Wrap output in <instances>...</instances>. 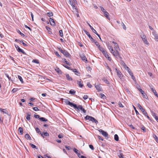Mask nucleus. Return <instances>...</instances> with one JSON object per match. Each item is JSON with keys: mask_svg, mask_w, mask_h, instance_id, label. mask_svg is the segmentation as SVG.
<instances>
[{"mask_svg": "<svg viewBox=\"0 0 158 158\" xmlns=\"http://www.w3.org/2000/svg\"><path fill=\"white\" fill-rule=\"evenodd\" d=\"M118 49L116 50V52H115L117 54V55H118V57L120 59H122V58L121 57L120 54L119 53L118 51Z\"/></svg>", "mask_w": 158, "mask_h": 158, "instance_id": "27", "label": "nucleus"}, {"mask_svg": "<svg viewBox=\"0 0 158 158\" xmlns=\"http://www.w3.org/2000/svg\"><path fill=\"white\" fill-rule=\"evenodd\" d=\"M98 48L99 50L102 52L103 55H106V51L104 49L103 47L100 46Z\"/></svg>", "mask_w": 158, "mask_h": 158, "instance_id": "10", "label": "nucleus"}, {"mask_svg": "<svg viewBox=\"0 0 158 158\" xmlns=\"http://www.w3.org/2000/svg\"><path fill=\"white\" fill-rule=\"evenodd\" d=\"M84 31L85 33L87 35H88L89 38L91 36L89 34V33L88 32H87L86 30H84Z\"/></svg>", "mask_w": 158, "mask_h": 158, "instance_id": "44", "label": "nucleus"}, {"mask_svg": "<svg viewBox=\"0 0 158 158\" xmlns=\"http://www.w3.org/2000/svg\"><path fill=\"white\" fill-rule=\"evenodd\" d=\"M87 23L88 24V25L90 27L91 29L92 30L93 32L94 33H96V31L94 29V28L91 26V25L89 23L87 22Z\"/></svg>", "mask_w": 158, "mask_h": 158, "instance_id": "23", "label": "nucleus"}, {"mask_svg": "<svg viewBox=\"0 0 158 158\" xmlns=\"http://www.w3.org/2000/svg\"><path fill=\"white\" fill-rule=\"evenodd\" d=\"M15 45L16 49H17V50L19 52H21V53H22L23 54H26V53L24 52V51L22 49H21L19 48V46L16 44H15Z\"/></svg>", "mask_w": 158, "mask_h": 158, "instance_id": "5", "label": "nucleus"}, {"mask_svg": "<svg viewBox=\"0 0 158 158\" xmlns=\"http://www.w3.org/2000/svg\"><path fill=\"white\" fill-rule=\"evenodd\" d=\"M4 110H5L4 109H2L1 108H0V111H1L4 113L6 114H8V111H4Z\"/></svg>", "mask_w": 158, "mask_h": 158, "instance_id": "41", "label": "nucleus"}, {"mask_svg": "<svg viewBox=\"0 0 158 158\" xmlns=\"http://www.w3.org/2000/svg\"><path fill=\"white\" fill-rule=\"evenodd\" d=\"M5 75L8 78L9 80H10V79H11L10 77H9V75L5 73Z\"/></svg>", "mask_w": 158, "mask_h": 158, "instance_id": "59", "label": "nucleus"}, {"mask_svg": "<svg viewBox=\"0 0 158 158\" xmlns=\"http://www.w3.org/2000/svg\"><path fill=\"white\" fill-rule=\"evenodd\" d=\"M18 131L20 135H22L23 134V130L22 127H19L18 129Z\"/></svg>", "mask_w": 158, "mask_h": 158, "instance_id": "20", "label": "nucleus"}, {"mask_svg": "<svg viewBox=\"0 0 158 158\" xmlns=\"http://www.w3.org/2000/svg\"><path fill=\"white\" fill-rule=\"evenodd\" d=\"M118 155L120 158H124V156L121 150H119L117 153Z\"/></svg>", "mask_w": 158, "mask_h": 158, "instance_id": "15", "label": "nucleus"}, {"mask_svg": "<svg viewBox=\"0 0 158 158\" xmlns=\"http://www.w3.org/2000/svg\"><path fill=\"white\" fill-rule=\"evenodd\" d=\"M66 77L67 79L69 80H72V78L69 75V74H66Z\"/></svg>", "mask_w": 158, "mask_h": 158, "instance_id": "30", "label": "nucleus"}, {"mask_svg": "<svg viewBox=\"0 0 158 158\" xmlns=\"http://www.w3.org/2000/svg\"><path fill=\"white\" fill-rule=\"evenodd\" d=\"M140 37L142 40L147 38L146 35L143 33L141 35Z\"/></svg>", "mask_w": 158, "mask_h": 158, "instance_id": "36", "label": "nucleus"}, {"mask_svg": "<svg viewBox=\"0 0 158 158\" xmlns=\"http://www.w3.org/2000/svg\"><path fill=\"white\" fill-rule=\"evenodd\" d=\"M85 119L86 120L90 121L93 123H94L96 124H97L98 123V121L95 118L92 116L86 115L85 117Z\"/></svg>", "mask_w": 158, "mask_h": 158, "instance_id": "1", "label": "nucleus"}, {"mask_svg": "<svg viewBox=\"0 0 158 158\" xmlns=\"http://www.w3.org/2000/svg\"><path fill=\"white\" fill-rule=\"evenodd\" d=\"M49 21L51 25L52 26H55V23L54 19L50 18L49 19Z\"/></svg>", "mask_w": 158, "mask_h": 158, "instance_id": "11", "label": "nucleus"}, {"mask_svg": "<svg viewBox=\"0 0 158 158\" xmlns=\"http://www.w3.org/2000/svg\"><path fill=\"white\" fill-rule=\"evenodd\" d=\"M154 35L155 37V40L156 41H158V35L155 33Z\"/></svg>", "mask_w": 158, "mask_h": 158, "instance_id": "43", "label": "nucleus"}, {"mask_svg": "<svg viewBox=\"0 0 158 158\" xmlns=\"http://www.w3.org/2000/svg\"><path fill=\"white\" fill-rule=\"evenodd\" d=\"M88 98V96L86 95H85L83 97V98L85 100H86Z\"/></svg>", "mask_w": 158, "mask_h": 158, "instance_id": "63", "label": "nucleus"}, {"mask_svg": "<svg viewBox=\"0 0 158 158\" xmlns=\"http://www.w3.org/2000/svg\"><path fill=\"white\" fill-rule=\"evenodd\" d=\"M137 106L139 108V109L141 110V111L142 112L143 114L144 115H147V112L145 111V110L141 106L139 103L137 104Z\"/></svg>", "mask_w": 158, "mask_h": 158, "instance_id": "4", "label": "nucleus"}, {"mask_svg": "<svg viewBox=\"0 0 158 158\" xmlns=\"http://www.w3.org/2000/svg\"><path fill=\"white\" fill-rule=\"evenodd\" d=\"M40 134L43 138H44V136H49V134L47 132H44V133H40Z\"/></svg>", "mask_w": 158, "mask_h": 158, "instance_id": "13", "label": "nucleus"}, {"mask_svg": "<svg viewBox=\"0 0 158 158\" xmlns=\"http://www.w3.org/2000/svg\"><path fill=\"white\" fill-rule=\"evenodd\" d=\"M99 131L104 136H105V137H107L108 135L107 132H105L101 129H100V130H99Z\"/></svg>", "mask_w": 158, "mask_h": 158, "instance_id": "6", "label": "nucleus"}, {"mask_svg": "<svg viewBox=\"0 0 158 158\" xmlns=\"http://www.w3.org/2000/svg\"><path fill=\"white\" fill-rule=\"evenodd\" d=\"M40 120L42 122H46L48 121L47 119L44 117H40Z\"/></svg>", "mask_w": 158, "mask_h": 158, "instance_id": "31", "label": "nucleus"}, {"mask_svg": "<svg viewBox=\"0 0 158 158\" xmlns=\"http://www.w3.org/2000/svg\"><path fill=\"white\" fill-rule=\"evenodd\" d=\"M76 107H74L75 109H77L79 110H80L83 111L84 113H86V111L84 109L82 106L81 105H79L78 106L76 105Z\"/></svg>", "mask_w": 158, "mask_h": 158, "instance_id": "3", "label": "nucleus"}, {"mask_svg": "<svg viewBox=\"0 0 158 158\" xmlns=\"http://www.w3.org/2000/svg\"><path fill=\"white\" fill-rule=\"evenodd\" d=\"M140 92L141 93V94L143 95V97L144 98H146V97L147 96L146 94L144 93V91H143L142 89H140Z\"/></svg>", "mask_w": 158, "mask_h": 158, "instance_id": "19", "label": "nucleus"}, {"mask_svg": "<svg viewBox=\"0 0 158 158\" xmlns=\"http://www.w3.org/2000/svg\"><path fill=\"white\" fill-rule=\"evenodd\" d=\"M34 117L35 118H39L40 119V116L39 115H36L35 114L34 115Z\"/></svg>", "mask_w": 158, "mask_h": 158, "instance_id": "56", "label": "nucleus"}, {"mask_svg": "<svg viewBox=\"0 0 158 158\" xmlns=\"http://www.w3.org/2000/svg\"><path fill=\"white\" fill-rule=\"evenodd\" d=\"M124 68L129 73L132 74V72L129 68L126 65V64H124Z\"/></svg>", "mask_w": 158, "mask_h": 158, "instance_id": "7", "label": "nucleus"}, {"mask_svg": "<svg viewBox=\"0 0 158 158\" xmlns=\"http://www.w3.org/2000/svg\"><path fill=\"white\" fill-rule=\"evenodd\" d=\"M155 118L156 120L158 122V117L156 116V115H155Z\"/></svg>", "mask_w": 158, "mask_h": 158, "instance_id": "64", "label": "nucleus"}, {"mask_svg": "<svg viewBox=\"0 0 158 158\" xmlns=\"http://www.w3.org/2000/svg\"><path fill=\"white\" fill-rule=\"evenodd\" d=\"M59 33L61 37H62L63 36V31L62 30H60L59 31Z\"/></svg>", "mask_w": 158, "mask_h": 158, "instance_id": "46", "label": "nucleus"}, {"mask_svg": "<svg viewBox=\"0 0 158 158\" xmlns=\"http://www.w3.org/2000/svg\"><path fill=\"white\" fill-rule=\"evenodd\" d=\"M33 109L35 111H37L39 110V109L37 107H34L33 108Z\"/></svg>", "mask_w": 158, "mask_h": 158, "instance_id": "60", "label": "nucleus"}, {"mask_svg": "<svg viewBox=\"0 0 158 158\" xmlns=\"http://www.w3.org/2000/svg\"><path fill=\"white\" fill-rule=\"evenodd\" d=\"M104 15H105V16L106 17V18L109 19H110L109 18V16H108V15H109V13L108 12H107L106 11V12H105L104 13Z\"/></svg>", "mask_w": 158, "mask_h": 158, "instance_id": "34", "label": "nucleus"}, {"mask_svg": "<svg viewBox=\"0 0 158 158\" xmlns=\"http://www.w3.org/2000/svg\"><path fill=\"white\" fill-rule=\"evenodd\" d=\"M113 55L116 57L117 58L118 57V55H117V54L115 52V51L114 50L113 52H111Z\"/></svg>", "mask_w": 158, "mask_h": 158, "instance_id": "33", "label": "nucleus"}, {"mask_svg": "<svg viewBox=\"0 0 158 158\" xmlns=\"http://www.w3.org/2000/svg\"><path fill=\"white\" fill-rule=\"evenodd\" d=\"M106 58H107L108 60L110 61L111 60V58L109 56V55L107 54V52L106 53V55H104Z\"/></svg>", "mask_w": 158, "mask_h": 158, "instance_id": "24", "label": "nucleus"}, {"mask_svg": "<svg viewBox=\"0 0 158 158\" xmlns=\"http://www.w3.org/2000/svg\"><path fill=\"white\" fill-rule=\"evenodd\" d=\"M77 83L78 85L80 87H82L83 86V84L82 83L81 81H77Z\"/></svg>", "mask_w": 158, "mask_h": 158, "instance_id": "25", "label": "nucleus"}, {"mask_svg": "<svg viewBox=\"0 0 158 158\" xmlns=\"http://www.w3.org/2000/svg\"><path fill=\"white\" fill-rule=\"evenodd\" d=\"M25 137L27 139H31V137L28 134H27L25 135Z\"/></svg>", "mask_w": 158, "mask_h": 158, "instance_id": "28", "label": "nucleus"}, {"mask_svg": "<svg viewBox=\"0 0 158 158\" xmlns=\"http://www.w3.org/2000/svg\"><path fill=\"white\" fill-rule=\"evenodd\" d=\"M133 107L135 111L136 114V115L139 114V113L137 111V110H136V108L134 106H133Z\"/></svg>", "mask_w": 158, "mask_h": 158, "instance_id": "49", "label": "nucleus"}, {"mask_svg": "<svg viewBox=\"0 0 158 158\" xmlns=\"http://www.w3.org/2000/svg\"><path fill=\"white\" fill-rule=\"evenodd\" d=\"M117 73V74L118 75V77L121 79L122 77L123 76H122V73L119 70L117 69L116 68L115 69Z\"/></svg>", "mask_w": 158, "mask_h": 158, "instance_id": "9", "label": "nucleus"}, {"mask_svg": "<svg viewBox=\"0 0 158 158\" xmlns=\"http://www.w3.org/2000/svg\"><path fill=\"white\" fill-rule=\"evenodd\" d=\"M69 93L72 95H74L75 94L76 91L73 89H71L69 91Z\"/></svg>", "mask_w": 158, "mask_h": 158, "instance_id": "29", "label": "nucleus"}, {"mask_svg": "<svg viewBox=\"0 0 158 158\" xmlns=\"http://www.w3.org/2000/svg\"><path fill=\"white\" fill-rule=\"evenodd\" d=\"M114 139L116 141H118L119 140L118 136L117 134H115L114 135Z\"/></svg>", "mask_w": 158, "mask_h": 158, "instance_id": "35", "label": "nucleus"}, {"mask_svg": "<svg viewBox=\"0 0 158 158\" xmlns=\"http://www.w3.org/2000/svg\"><path fill=\"white\" fill-rule=\"evenodd\" d=\"M27 117H26L27 119V120H30V116H31L30 114L29 113H27Z\"/></svg>", "mask_w": 158, "mask_h": 158, "instance_id": "38", "label": "nucleus"}, {"mask_svg": "<svg viewBox=\"0 0 158 158\" xmlns=\"http://www.w3.org/2000/svg\"><path fill=\"white\" fill-rule=\"evenodd\" d=\"M95 87L96 89L98 91H102V89L100 86V85H95Z\"/></svg>", "mask_w": 158, "mask_h": 158, "instance_id": "14", "label": "nucleus"}, {"mask_svg": "<svg viewBox=\"0 0 158 158\" xmlns=\"http://www.w3.org/2000/svg\"><path fill=\"white\" fill-rule=\"evenodd\" d=\"M119 106L120 107H123L124 106L123 105H122L121 102H119L118 103Z\"/></svg>", "mask_w": 158, "mask_h": 158, "instance_id": "61", "label": "nucleus"}, {"mask_svg": "<svg viewBox=\"0 0 158 158\" xmlns=\"http://www.w3.org/2000/svg\"><path fill=\"white\" fill-rule=\"evenodd\" d=\"M151 89L155 95L158 98V94H157L156 90L155 89H154L152 88H151Z\"/></svg>", "mask_w": 158, "mask_h": 158, "instance_id": "21", "label": "nucleus"}, {"mask_svg": "<svg viewBox=\"0 0 158 158\" xmlns=\"http://www.w3.org/2000/svg\"><path fill=\"white\" fill-rule=\"evenodd\" d=\"M63 102L66 104L69 105L71 107H76V104H74L73 102H70L67 99H64Z\"/></svg>", "mask_w": 158, "mask_h": 158, "instance_id": "2", "label": "nucleus"}, {"mask_svg": "<svg viewBox=\"0 0 158 158\" xmlns=\"http://www.w3.org/2000/svg\"><path fill=\"white\" fill-rule=\"evenodd\" d=\"M94 43L98 47V48L100 46L99 43L98 42L95 41Z\"/></svg>", "mask_w": 158, "mask_h": 158, "instance_id": "50", "label": "nucleus"}, {"mask_svg": "<svg viewBox=\"0 0 158 158\" xmlns=\"http://www.w3.org/2000/svg\"><path fill=\"white\" fill-rule=\"evenodd\" d=\"M102 80L107 84H109V82L108 80L105 77H104L102 79Z\"/></svg>", "mask_w": 158, "mask_h": 158, "instance_id": "32", "label": "nucleus"}, {"mask_svg": "<svg viewBox=\"0 0 158 158\" xmlns=\"http://www.w3.org/2000/svg\"><path fill=\"white\" fill-rule=\"evenodd\" d=\"M122 26L123 27V28L124 29V30H126V27L125 26V24H124L123 23H122Z\"/></svg>", "mask_w": 158, "mask_h": 158, "instance_id": "58", "label": "nucleus"}, {"mask_svg": "<svg viewBox=\"0 0 158 158\" xmlns=\"http://www.w3.org/2000/svg\"><path fill=\"white\" fill-rule=\"evenodd\" d=\"M141 128L142 130H143V131L144 132H146V130L145 129V127L144 126H141Z\"/></svg>", "mask_w": 158, "mask_h": 158, "instance_id": "48", "label": "nucleus"}, {"mask_svg": "<svg viewBox=\"0 0 158 158\" xmlns=\"http://www.w3.org/2000/svg\"><path fill=\"white\" fill-rule=\"evenodd\" d=\"M36 131L37 133H39L40 134V133H41L40 131V129L37 127L35 128Z\"/></svg>", "mask_w": 158, "mask_h": 158, "instance_id": "40", "label": "nucleus"}, {"mask_svg": "<svg viewBox=\"0 0 158 158\" xmlns=\"http://www.w3.org/2000/svg\"><path fill=\"white\" fill-rule=\"evenodd\" d=\"M63 66L65 67L66 68L69 69V70H71V68L68 66L66 65H64Z\"/></svg>", "mask_w": 158, "mask_h": 158, "instance_id": "53", "label": "nucleus"}, {"mask_svg": "<svg viewBox=\"0 0 158 158\" xmlns=\"http://www.w3.org/2000/svg\"><path fill=\"white\" fill-rule=\"evenodd\" d=\"M101 10L104 13L106 11V10L102 7H101Z\"/></svg>", "mask_w": 158, "mask_h": 158, "instance_id": "62", "label": "nucleus"}, {"mask_svg": "<svg viewBox=\"0 0 158 158\" xmlns=\"http://www.w3.org/2000/svg\"><path fill=\"white\" fill-rule=\"evenodd\" d=\"M17 31V32L19 33L22 36H25V35L23 33H21L19 30H18Z\"/></svg>", "mask_w": 158, "mask_h": 158, "instance_id": "51", "label": "nucleus"}, {"mask_svg": "<svg viewBox=\"0 0 158 158\" xmlns=\"http://www.w3.org/2000/svg\"><path fill=\"white\" fill-rule=\"evenodd\" d=\"M142 41H143V43L147 46H149V43L148 41L147 38L142 40Z\"/></svg>", "mask_w": 158, "mask_h": 158, "instance_id": "18", "label": "nucleus"}, {"mask_svg": "<svg viewBox=\"0 0 158 158\" xmlns=\"http://www.w3.org/2000/svg\"><path fill=\"white\" fill-rule=\"evenodd\" d=\"M89 38L92 42L94 43L95 41V40H94L91 36Z\"/></svg>", "mask_w": 158, "mask_h": 158, "instance_id": "47", "label": "nucleus"}, {"mask_svg": "<svg viewBox=\"0 0 158 158\" xmlns=\"http://www.w3.org/2000/svg\"><path fill=\"white\" fill-rule=\"evenodd\" d=\"M71 70H73V71L75 73V74L77 75H79L80 73L78 72V71L76 69H71Z\"/></svg>", "mask_w": 158, "mask_h": 158, "instance_id": "22", "label": "nucleus"}, {"mask_svg": "<svg viewBox=\"0 0 158 158\" xmlns=\"http://www.w3.org/2000/svg\"><path fill=\"white\" fill-rule=\"evenodd\" d=\"M80 55L82 60L85 62H86L87 61L86 56H85L83 54H80Z\"/></svg>", "mask_w": 158, "mask_h": 158, "instance_id": "8", "label": "nucleus"}, {"mask_svg": "<svg viewBox=\"0 0 158 158\" xmlns=\"http://www.w3.org/2000/svg\"><path fill=\"white\" fill-rule=\"evenodd\" d=\"M106 44L108 49L111 52H113L114 50L113 49L111 46L110 44L109 43H107Z\"/></svg>", "mask_w": 158, "mask_h": 158, "instance_id": "17", "label": "nucleus"}, {"mask_svg": "<svg viewBox=\"0 0 158 158\" xmlns=\"http://www.w3.org/2000/svg\"><path fill=\"white\" fill-rule=\"evenodd\" d=\"M30 145L32 148H35L36 149L37 148L36 146L31 143H30Z\"/></svg>", "mask_w": 158, "mask_h": 158, "instance_id": "45", "label": "nucleus"}, {"mask_svg": "<svg viewBox=\"0 0 158 158\" xmlns=\"http://www.w3.org/2000/svg\"><path fill=\"white\" fill-rule=\"evenodd\" d=\"M56 71L59 74H60L62 73V72L61 70L58 68H56L55 69Z\"/></svg>", "mask_w": 158, "mask_h": 158, "instance_id": "26", "label": "nucleus"}, {"mask_svg": "<svg viewBox=\"0 0 158 158\" xmlns=\"http://www.w3.org/2000/svg\"><path fill=\"white\" fill-rule=\"evenodd\" d=\"M73 150L74 152L77 154L78 157H80V156L81 155L79 151L75 148H73Z\"/></svg>", "mask_w": 158, "mask_h": 158, "instance_id": "16", "label": "nucleus"}, {"mask_svg": "<svg viewBox=\"0 0 158 158\" xmlns=\"http://www.w3.org/2000/svg\"><path fill=\"white\" fill-rule=\"evenodd\" d=\"M46 29L49 31V33L50 34V33H51V32H50L49 30L51 29V28L47 26L46 27Z\"/></svg>", "mask_w": 158, "mask_h": 158, "instance_id": "54", "label": "nucleus"}, {"mask_svg": "<svg viewBox=\"0 0 158 158\" xmlns=\"http://www.w3.org/2000/svg\"><path fill=\"white\" fill-rule=\"evenodd\" d=\"M61 53L66 57H69L70 56V54L65 50H63Z\"/></svg>", "mask_w": 158, "mask_h": 158, "instance_id": "12", "label": "nucleus"}, {"mask_svg": "<svg viewBox=\"0 0 158 158\" xmlns=\"http://www.w3.org/2000/svg\"><path fill=\"white\" fill-rule=\"evenodd\" d=\"M130 75L131 76V78H132V79L134 81H135V77L133 76V73H132V74H130Z\"/></svg>", "mask_w": 158, "mask_h": 158, "instance_id": "52", "label": "nucleus"}, {"mask_svg": "<svg viewBox=\"0 0 158 158\" xmlns=\"http://www.w3.org/2000/svg\"><path fill=\"white\" fill-rule=\"evenodd\" d=\"M47 15H48V16L51 17V16H53V13H52V12L50 11V12H48L47 13Z\"/></svg>", "mask_w": 158, "mask_h": 158, "instance_id": "39", "label": "nucleus"}, {"mask_svg": "<svg viewBox=\"0 0 158 158\" xmlns=\"http://www.w3.org/2000/svg\"><path fill=\"white\" fill-rule=\"evenodd\" d=\"M17 91V89L15 88H14L11 91V92L14 93L15 92H16Z\"/></svg>", "mask_w": 158, "mask_h": 158, "instance_id": "57", "label": "nucleus"}, {"mask_svg": "<svg viewBox=\"0 0 158 158\" xmlns=\"http://www.w3.org/2000/svg\"><path fill=\"white\" fill-rule=\"evenodd\" d=\"M18 78L19 79V80L22 83H23V79L22 77L19 76V75H18Z\"/></svg>", "mask_w": 158, "mask_h": 158, "instance_id": "42", "label": "nucleus"}, {"mask_svg": "<svg viewBox=\"0 0 158 158\" xmlns=\"http://www.w3.org/2000/svg\"><path fill=\"white\" fill-rule=\"evenodd\" d=\"M54 53L57 56H58V57H60V55L58 53V52H57L56 51H55V52H54Z\"/></svg>", "mask_w": 158, "mask_h": 158, "instance_id": "55", "label": "nucleus"}, {"mask_svg": "<svg viewBox=\"0 0 158 158\" xmlns=\"http://www.w3.org/2000/svg\"><path fill=\"white\" fill-rule=\"evenodd\" d=\"M114 48L118 49V50H120V49L119 47L118 44L116 43L114 44Z\"/></svg>", "mask_w": 158, "mask_h": 158, "instance_id": "37", "label": "nucleus"}]
</instances>
